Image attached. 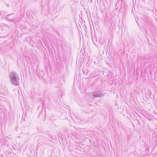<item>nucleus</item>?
I'll return each instance as SVG.
<instances>
[{
	"label": "nucleus",
	"mask_w": 157,
	"mask_h": 157,
	"mask_svg": "<svg viewBox=\"0 0 157 157\" xmlns=\"http://www.w3.org/2000/svg\"><path fill=\"white\" fill-rule=\"evenodd\" d=\"M44 136V138L48 139L49 137H50L52 139H53V137L51 135H50L49 134L47 133H45Z\"/></svg>",
	"instance_id": "5"
},
{
	"label": "nucleus",
	"mask_w": 157,
	"mask_h": 157,
	"mask_svg": "<svg viewBox=\"0 0 157 157\" xmlns=\"http://www.w3.org/2000/svg\"><path fill=\"white\" fill-rule=\"evenodd\" d=\"M13 14H9L6 16V18L7 19L9 20L12 21H16L17 19L16 18V17H14L13 18H11L10 17V16L12 15H13Z\"/></svg>",
	"instance_id": "3"
},
{
	"label": "nucleus",
	"mask_w": 157,
	"mask_h": 157,
	"mask_svg": "<svg viewBox=\"0 0 157 157\" xmlns=\"http://www.w3.org/2000/svg\"><path fill=\"white\" fill-rule=\"evenodd\" d=\"M1 15V13L0 12V16Z\"/></svg>",
	"instance_id": "10"
},
{
	"label": "nucleus",
	"mask_w": 157,
	"mask_h": 157,
	"mask_svg": "<svg viewBox=\"0 0 157 157\" xmlns=\"http://www.w3.org/2000/svg\"><path fill=\"white\" fill-rule=\"evenodd\" d=\"M149 25V23L146 24L145 23L143 25V28L144 29L146 32H147L146 30L148 29Z\"/></svg>",
	"instance_id": "4"
},
{
	"label": "nucleus",
	"mask_w": 157,
	"mask_h": 157,
	"mask_svg": "<svg viewBox=\"0 0 157 157\" xmlns=\"http://www.w3.org/2000/svg\"><path fill=\"white\" fill-rule=\"evenodd\" d=\"M88 73V72H87L86 73Z\"/></svg>",
	"instance_id": "12"
},
{
	"label": "nucleus",
	"mask_w": 157,
	"mask_h": 157,
	"mask_svg": "<svg viewBox=\"0 0 157 157\" xmlns=\"http://www.w3.org/2000/svg\"><path fill=\"white\" fill-rule=\"evenodd\" d=\"M97 37H96V36H95L94 37V39L92 38L93 41L94 43H95V41L96 42H97Z\"/></svg>",
	"instance_id": "7"
},
{
	"label": "nucleus",
	"mask_w": 157,
	"mask_h": 157,
	"mask_svg": "<svg viewBox=\"0 0 157 157\" xmlns=\"http://www.w3.org/2000/svg\"><path fill=\"white\" fill-rule=\"evenodd\" d=\"M106 95V93L102 92L101 91H97L93 93V96L94 98L103 97Z\"/></svg>",
	"instance_id": "2"
},
{
	"label": "nucleus",
	"mask_w": 157,
	"mask_h": 157,
	"mask_svg": "<svg viewBox=\"0 0 157 157\" xmlns=\"http://www.w3.org/2000/svg\"><path fill=\"white\" fill-rule=\"evenodd\" d=\"M150 21H151L149 19V18L148 17H146L145 19V22L146 24H149Z\"/></svg>",
	"instance_id": "6"
},
{
	"label": "nucleus",
	"mask_w": 157,
	"mask_h": 157,
	"mask_svg": "<svg viewBox=\"0 0 157 157\" xmlns=\"http://www.w3.org/2000/svg\"><path fill=\"white\" fill-rule=\"evenodd\" d=\"M40 72H39V75H40Z\"/></svg>",
	"instance_id": "9"
},
{
	"label": "nucleus",
	"mask_w": 157,
	"mask_h": 157,
	"mask_svg": "<svg viewBox=\"0 0 157 157\" xmlns=\"http://www.w3.org/2000/svg\"><path fill=\"white\" fill-rule=\"evenodd\" d=\"M117 3H116V5H115V6H117Z\"/></svg>",
	"instance_id": "8"
},
{
	"label": "nucleus",
	"mask_w": 157,
	"mask_h": 157,
	"mask_svg": "<svg viewBox=\"0 0 157 157\" xmlns=\"http://www.w3.org/2000/svg\"><path fill=\"white\" fill-rule=\"evenodd\" d=\"M117 2L118 3H119V1H117Z\"/></svg>",
	"instance_id": "11"
},
{
	"label": "nucleus",
	"mask_w": 157,
	"mask_h": 157,
	"mask_svg": "<svg viewBox=\"0 0 157 157\" xmlns=\"http://www.w3.org/2000/svg\"><path fill=\"white\" fill-rule=\"evenodd\" d=\"M9 75L11 83L15 86L18 85L19 84V78L17 73L13 71L10 72Z\"/></svg>",
	"instance_id": "1"
}]
</instances>
